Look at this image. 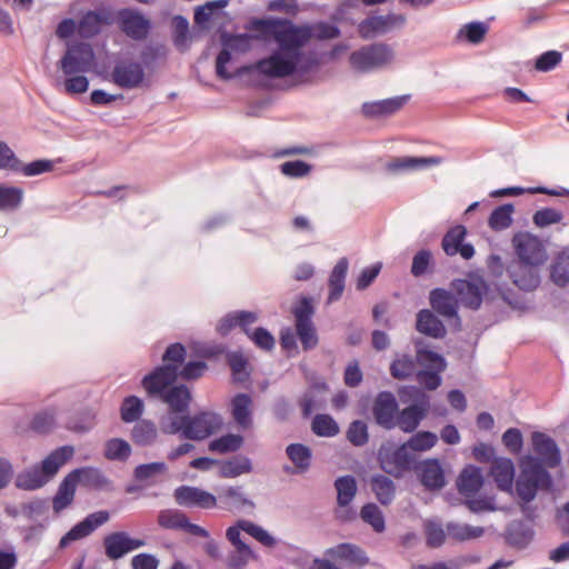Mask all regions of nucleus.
<instances>
[{"label":"nucleus","instance_id":"nucleus-9","mask_svg":"<svg viewBox=\"0 0 569 569\" xmlns=\"http://www.w3.org/2000/svg\"><path fill=\"white\" fill-rule=\"evenodd\" d=\"M378 461L386 473L396 478L411 470L416 462L413 455L405 443L395 449H380Z\"/></svg>","mask_w":569,"mask_h":569},{"label":"nucleus","instance_id":"nucleus-59","mask_svg":"<svg viewBox=\"0 0 569 569\" xmlns=\"http://www.w3.org/2000/svg\"><path fill=\"white\" fill-rule=\"evenodd\" d=\"M228 4L229 0H214L208 1L203 6H199L194 10V22L199 26H204L217 12L226 8Z\"/></svg>","mask_w":569,"mask_h":569},{"label":"nucleus","instance_id":"nucleus-5","mask_svg":"<svg viewBox=\"0 0 569 569\" xmlns=\"http://www.w3.org/2000/svg\"><path fill=\"white\" fill-rule=\"evenodd\" d=\"M96 64V53L92 47L84 42L69 46L58 62L63 76L88 73L94 69Z\"/></svg>","mask_w":569,"mask_h":569},{"label":"nucleus","instance_id":"nucleus-23","mask_svg":"<svg viewBox=\"0 0 569 569\" xmlns=\"http://www.w3.org/2000/svg\"><path fill=\"white\" fill-rule=\"evenodd\" d=\"M483 473L480 467L467 465L457 478V488L466 498L475 497L483 486Z\"/></svg>","mask_w":569,"mask_h":569},{"label":"nucleus","instance_id":"nucleus-12","mask_svg":"<svg viewBox=\"0 0 569 569\" xmlns=\"http://www.w3.org/2000/svg\"><path fill=\"white\" fill-rule=\"evenodd\" d=\"M443 162V158L439 156L417 157V156H402L390 157L383 163V168L389 173H407L423 171Z\"/></svg>","mask_w":569,"mask_h":569},{"label":"nucleus","instance_id":"nucleus-32","mask_svg":"<svg viewBox=\"0 0 569 569\" xmlns=\"http://www.w3.org/2000/svg\"><path fill=\"white\" fill-rule=\"evenodd\" d=\"M421 483L429 490H439L445 487L446 479L440 462L428 459L419 467Z\"/></svg>","mask_w":569,"mask_h":569},{"label":"nucleus","instance_id":"nucleus-20","mask_svg":"<svg viewBox=\"0 0 569 569\" xmlns=\"http://www.w3.org/2000/svg\"><path fill=\"white\" fill-rule=\"evenodd\" d=\"M467 229L462 224L450 228L442 238L441 247L447 256L459 253L465 260H469L475 254V248L471 243H463Z\"/></svg>","mask_w":569,"mask_h":569},{"label":"nucleus","instance_id":"nucleus-17","mask_svg":"<svg viewBox=\"0 0 569 569\" xmlns=\"http://www.w3.org/2000/svg\"><path fill=\"white\" fill-rule=\"evenodd\" d=\"M144 543V540L131 538L126 531L111 532L103 538L104 553L110 560H118Z\"/></svg>","mask_w":569,"mask_h":569},{"label":"nucleus","instance_id":"nucleus-24","mask_svg":"<svg viewBox=\"0 0 569 569\" xmlns=\"http://www.w3.org/2000/svg\"><path fill=\"white\" fill-rule=\"evenodd\" d=\"M252 408L253 401L251 396L248 393H237L230 401L231 416L238 427L243 430L249 429L252 426Z\"/></svg>","mask_w":569,"mask_h":569},{"label":"nucleus","instance_id":"nucleus-18","mask_svg":"<svg viewBox=\"0 0 569 569\" xmlns=\"http://www.w3.org/2000/svg\"><path fill=\"white\" fill-rule=\"evenodd\" d=\"M109 520L108 511H97L88 515L82 521L74 525L59 541V548L64 549L72 541L80 540L91 535L98 527Z\"/></svg>","mask_w":569,"mask_h":569},{"label":"nucleus","instance_id":"nucleus-16","mask_svg":"<svg viewBox=\"0 0 569 569\" xmlns=\"http://www.w3.org/2000/svg\"><path fill=\"white\" fill-rule=\"evenodd\" d=\"M429 409V397L422 393L417 401L402 410H398L397 427L405 433L413 432L427 417Z\"/></svg>","mask_w":569,"mask_h":569},{"label":"nucleus","instance_id":"nucleus-14","mask_svg":"<svg viewBox=\"0 0 569 569\" xmlns=\"http://www.w3.org/2000/svg\"><path fill=\"white\" fill-rule=\"evenodd\" d=\"M406 17L401 13H388L385 16H372L359 24V34L365 38H373L377 34H383L392 29L401 28L406 24Z\"/></svg>","mask_w":569,"mask_h":569},{"label":"nucleus","instance_id":"nucleus-22","mask_svg":"<svg viewBox=\"0 0 569 569\" xmlns=\"http://www.w3.org/2000/svg\"><path fill=\"white\" fill-rule=\"evenodd\" d=\"M531 439L533 451L539 456L538 461L542 467L555 468L560 463V453L552 438L542 432H533Z\"/></svg>","mask_w":569,"mask_h":569},{"label":"nucleus","instance_id":"nucleus-38","mask_svg":"<svg viewBox=\"0 0 569 569\" xmlns=\"http://www.w3.org/2000/svg\"><path fill=\"white\" fill-rule=\"evenodd\" d=\"M370 487H371V490L375 493L377 500L381 505L388 506L395 499L396 485L387 476L373 475L370 479Z\"/></svg>","mask_w":569,"mask_h":569},{"label":"nucleus","instance_id":"nucleus-57","mask_svg":"<svg viewBox=\"0 0 569 569\" xmlns=\"http://www.w3.org/2000/svg\"><path fill=\"white\" fill-rule=\"evenodd\" d=\"M360 517L366 523H369L376 532L385 531V517L377 505L372 502L366 503L360 510Z\"/></svg>","mask_w":569,"mask_h":569},{"label":"nucleus","instance_id":"nucleus-43","mask_svg":"<svg viewBox=\"0 0 569 569\" xmlns=\"http://www.w3.org/2000/svg\"><path fill=\"white\" fill-rule=\"evenodd\" d=\"M286 453L290 461L295 465L297 472L303 473L311 466V449L302 443H290L286 448Z\"/></svg>","mask_w":569,"mask_h":569},{"label":"nucleus","instance_id":"nucleus-11","mask_svg":"<svg viewBox=\"0 0 569 569\" xmlns=\"http://www.w3.org/2000/svg\"><path fill=\"white\" fill-rule=\"evenodd\" d=\"M399 405L391 391H380L372 403V416L375 422L385 430L397 428V416Z\"/></svg>","mask_w":569,"mask_h":569},{"label":"nucleus","instance_id":"nucleus-53","mask_svg":"<svg viewBox=\"0 0 569 569\" xmlns=\"http://www.w3.org/2000/svg\"><path fill=\"white\" fill-rule=\"evenodd\" d=\"M56 86L62 87L68 94H80L88 91L89 80L86 73H76L72 76H63V79L57 78Z\"/></svg>","mask_w":569,"mask_h":569},{"label":"nucleus","instance_id":"nucleus-27","mask_svg":"<svg viewBox=\"0 0 569 569\" xmlns=\"http://www.w3.org/2000/svg\"><path fill=\"white\" fill-rule=\"evenodd\" d=\"M409 96H399L385 100L365 102L362 112L367 117H386L399 111L408 101Z\"/></svg>","mask_w":569,"mask_h":569},{"label":"nucleus","instance_id":"nucleus-30","mask_svg":"<svg viewBox=\"0 0 569 569\" xmlns=\"http://www.w3.org/2000/svg\"><path fill=\"white\" fill-rule=\"evenodd\" d=\"M74 453V449L72 446H62L50 452L48 457H46L41 465L38 466L40 471L47 477V481H49L62 467L67 461H69Z\"/></svg>","mask_w":569,"mask_h":569},{"label":"nucleus","instance_id":"nucleus-42","mask_svg":"<svg viewBox=\"0 0 569 569\" xmlns=\"http://www.w3.org/2000/svg\"><path fill=\"white\" fill-rule=\"evenodd\" d=\"M417 358L407 353L396 355L390 365V375L397 380H406L412 377L417 369Z\"/></svg>","mask_w":569,"mask_h":569},{"label":"nucleus","instance_id":"nucleus-45","mask_svg":"<svg viewBox=\"0 0 569 569\" xmlns=\"http://www.w3.org/2000/svg\"><path fill=\"white\" fill-rule=\"evenodd\" d=\"M337 503L343 508L350 505L357 493V482L355 477L348 475L336 479Z\"/></svg>","mask_w":569,"mask_h":569},{"label":"nucleus","instance_id":"nucleus-58","mask_svg":"<svg viewBox=\"0 0 569 569\" xmlns=\"http://www.w3.org/2000/svg\"><path fill=\"white\" fill-rule=\"evenodd\" d=\"M550 279L558 287L569 283V256H559L550 266Z\"/></svg>","mask_w":569,"mask_h":569},{"label":"nucleus","instance_id":"nucleus-62","mask_svg":"<svg viewBox=\"0 0 569 569\" xmlns=\"http://www.w3.org/2000/svg\"><path fill=\"white\" fill-rule=\"evenodd\" d=\"M102 20L94 11L87 12L78 23V33L82 38H91L100 31Z\"/></svg>","mask_w":569,"mask_h":569},{"label":"nucleus","instance_id":"nucleus-49","mask_svg":"<svg viewBox=\"0 0 569 569\" xmlns=\"http://www.w3.org/2000/svg\"><path fill=\"white\" fill-rule=\"evenodd\" d=\"M475 460L481 463H490V476L498 482V458L495 448L490 445L479 442L472 448Z\"/></svg>","mask_w":569,"mask_h":569},{"label":"nucleus","instance_id":"nucleus-44","mask_svg":"<svg viewBox=\"0 0 569 569\" xmlns=\"http://www.w3.org/2000/svg\"><path fill=\"white\" fill-rule=\"evenodd\" d=\"M328 553L336 559L347 560L360 566L367 565L369 559L366 557L365 551L351 543H340L335 548L328 550Z\"/></svg>","mask_w":569,"mask_h":569},{"label":"nucleus","instance_id":"nucleus-34","mask_svg":"<svg viewBox=\"0 0 569 569\" xmlns=\"http://www.w3.org/2000/svg\"><path fill=\"white\" fill-rule=\"evenodd\" d=\"M217 500H219V507L228 511L242 510L244 508H254V502L248 499L241 487H228L223 489Z\"/></svg>","mask_w":569,"mask_h":569},{"label":"nucleus","instance_id":"nucleus-10","mask_svg":"<svg viewBox=\"0 0 569 569\" xmlns=\"http://www.w3.org/2000/svg\"><path fill=\"white\" fill-rule=\"evenodd\" d=\"M146 79V72L140 62L133 60L118 61L110 73L109 81L124 90L141 88Z\"/></svg>","mask_w":569,"mask_h":569},{"label":"nucleus","instance_id":"nucleus-63","mask_svg":"<svg viewBox=\"0 0 569 569\" xmlns=\"http://www.w3.org/2000/svg\"><path fill=\"white\" fill-rule=\"evenodd\" d=\"M347 440L355 447H362L369 441L368 426L362 420H353L346 432Z\"/></svg>","mask_w":569,"mask_h":569},{"label":"nucleus","instance_id":"nucleus-51","mask_svg":"<svg viewBox=\"0 0 569 569\" xmlns=\"http://www.w3.org/2000/svg\"><path fill=\"white\" fill-rule=\"evenodd\" d=\"M131 447L128 441L120 438L109 439L104 445V457L110 461H127L131 456Z\"/></svg>","mask_w":569,"mask_h":569},{"label":"nucleus","instance_id":"nucleus-26","mask_svg":"<svg viewBox=\"0 0 569 569\" xmlns=\"http://www.w3.org/2000/svg\"><path fill=\"white\" fill-rule=\"evenodd\" d=\"M328 391V386L325 381L312 383L300 397L299 406L302 411V416L308 418L315 410L322 409L326 399L325 393Z\"/></svg>","mask_w":569,"mask_h":569},{"label":"nucleus","instance_id":"nucleus-8","mask_svg":"<svg viewBox=\"0 0 569 569\" xmlns=\"http://www.w3.org/2000/svg\"><path fill=\"white\" fill-rule=\"evenodd\" d=\"M184 438L189 440H204L223 427V418L211 410H201L193 416L189 415Z\"/></svg>","mask_w":569,"mask_h":569},{"label":"nucleus","instance_id":"nucleus-1","mask_svg":"<svg viewBox=\"0 0 569 569\" xmlns=\"http://www.w3.org/2000/svg\"><path fill=\"white\" fill-rule=\"evenodd\" d=\"M252 33H241L223 39V46L233 51H248L253 40L273 41L276 48L258 60L254 70L268 79H288L296 86L312 83L320 71L321 61L310 42L311 28L296 24L286 18L252 19L247 24Z\"/></svg>","mask_w":569,"mask_h":569},{"label":"nucleus","instance_id":"nucleus-31","mask_svg":"<svg viewBox=\"0 0 569 569\" xmlns=\"http://www.w3.org/2000/svg\"><path fill=\"white\" fill-rule=\"evenodd\" d=\"M77 472L78 471L74 470L69 472L59 485L58 492L52 501V507L56 512L63 510L73 501L76 488L80 479Z\"/></svg>","mask_w":569,"mask_h":569},{"label":"nucleus","instance_id":"nucleus-6","mask_svg":"<svg viewBox=\"0 0 569 569\" xmlns=\"http://www.w3.org/2000/svg\"><path fill=\"white\" fill-rule=\"evenodd\" d=\"M515 254L520 263L538 267L547 260V251L542 241L529 232L516 233L512 238Z\"/></svg>","mask_w":569,"mask_h":569},{"label":"nucleus","instance_id":"nucleus-41","mask_svg":"<svg viewBox=\"0 0 569 569\" xmlns=\"http://www.w3.org/2000/svg\"><path fill=\"white\" fill-rule=\"evenodd\" d=\"M252 471V462L248 457L234 456L220 463L221 478H236Z\"/></svg>","mask_w":569,"mask_h":569},{"label":"nucleus","instance_id":"nucleus-61","mask_svg":"<svg viewBox=\"0 0 569 569\" xmlns=\"http://www.w3.org/2000/svg\"><path fill=\"white\" fill-rule=\"evenodd\" d=\"M433 271V257L430 250L421 249L412 258L411 273L421 277Z\"/></svg>","mask_w":569,"mask_h":569},{"label":"nucleus","instance_id":"nucleus-56","mask_svg":"<svg viewBox=\"0 0 569 569\" xmlns=\"http://www.w3.org/2000/svg\"><path fill=\"white\" fill-rule=\"evenodd\" d=\"M417 361L419 365L425 367V370H436V371H445L447 367V362L445 358L432 351L425 348H420L419 343H417Z\"/></svg>","mask_w":569,"mask_h":569},{"label":"nucleus","instance_id":"nucleus-35","mask_svg":"<svg viewBox=\"0 0 569 569\" xmlns=\"http://www.w3.org/2000/svg\"><path fill=\"white\" fill-rule=\"evenodd\" d=\"M77 475L80 477L79 485L96 491L110 490L112 483L110 479L99 469L94 467L77 468Z\"/></svg>","mask_w":569,"mask_h":569},{"label":"nucleus","instance_id":"nucleus-19","mask_svg":"<svg viewBox=\"0 0 569 569\" xmlns=\"http://www.w3.org/2000/svg\"><path fill=\"white\" fill-rule=\"evenodd\" d=\"M174 500L179 506L211 509L217 507V497L191 486H180L174 490Z\"/></svg>","mask_w":569,"mask_h":569},{"label":"nucleus","instance_id":"nucleus-28","mask_svg":"<svg viewBox=\"0 0 569 569\" xmlns=\"http://www.w3.org/2000/svg\"><path fill=\"white\" fill-rule=\"evenodd\" d=\"M191 399V392L186 385H172L160 401L167 403L172 413H186Z\"/></svg>","mask_w":569,"mask_h":569},{"label":"nucleus","instance_id":"nucleus-21","mask_svg":"<svg viewBox=\"0 0 569 569\" xmlns=\"http://www.w3.org/2000/svg\"><path fill=\"white\" fill-rule=\"evenodd\" d=\"M258 313L254 311L239 310L231 311L223 316L218 326L217 331L221 336H228L232 329L240 328L247 336L252 331L250 326L258 321Z\"/></svg>","mask_w":569,"mask_h":569},{"label":"nucleus","instance_id":"nucleus-50","mask_svg":"<svg viewBox=\"0 0 569 569\" xmlns=\"http://www.w3.org/2000/svg\"><path fill=\"white\" fill-rule=\"evenodd\" d=\"M23 190L19 187L0 186V211H16L22 203Z\"/></svg>","mask_w":569,"mask_h":569},{"label":"nucleus","instance_id":"nucleus-64","mask_svg":"<svg viewBox=\"0 0 569 569\" xmlns=\"http://www.w3.org/2000/svg\"><path fill=\"white\" fill-rule=\"evenodd\" d=\"M173 42L176 47L184 51L189 47V22L182 16H176L172 20Z\"/></svg>","mask_w":569,"mask_h":569},{"label":"nucleus","instance_id":"nucleus-55","mask_svg":"<svg viewBox=\"0 0 569 569\" xmlns=\"http://www.w3.org/2000/svg\"><path fill=\"white\" fill-rule=\"evenodd\" d=\"M311 429L315 435L328 438L337 436L340 431L337 421L331 416L326 413H319L315 416L311 423Z\"/></svg>","mask_w":569,"mask_h":569},{"label":"nucleus","instance_id":"nucleus-25","mask_svg":"<svg viewBox=\"0 0 569 569\" xmlns=\"http://www.w3.org/2000/svg\"><path fill=\"white\" fill-rule=\"evenodd\" d=\"M119 21L121 29L130 38L140 40L147 37L150 23L141 13L123 10L119 13Z\"/></svg>","mask_w":569,"mask_h":569},{"label":"nucleus","instance_id":"nucleus-13","mask_svg":"<svg viewBox=\"0 0 569 569\" xmlns=\"http://www.w3.org/2000/svg\"><path fill=\"white\" fill-rule=\"evenodd\" d=\"M429 303L436 313L447 320H453L456 330L461 329V319L458 315L459 301L453 291L435 288L429 293Z\"/></svg>","mask_w":569,"mask_h":569},{"label":"nucleus","instance_id":"nucleus-52","mask_svg":"<svg viewBox=\"0 0 569 569\" xmlns=\"http://www.w3.org/2000/svg\"><path fill=\"white\" fill-rule=\"evenodd\" d=\"M483 528L462 525L457 522H448L446 526L447 535L457 541H466L479 538L483 535Z\"/></svg>","mask_w":569,"mask_h":569},{"label":"nucleus","instance_id":"nucleus-39","mask_svg":"<svg viewBox=\"0 0 569 569\" xmlns=\"http://www.w3.org/2000/svg\"><path fill=\"white\" fill-rule=\"evenodd\" d=\"M489 27L485 22L473 21L463 24L456 34V41L459 43L467 42L470 44H479L483 41Z\"/></svg>","mask_w":569,"mask_h":569},{"label":"nucleus","instance_id":"nucleus-7","mask_svg":"<svg viewBox=\"0 0 569 569\" xmlns=\"http://www.w3.org/2000/svg\"><path fill=\"white\" fill-rule=\"evenodd\" d=\"M177 378V366L163 363L142 378L141 387L146 391L148 399L160 401L167 390L176 382Z\"/></svg>","mask_w":569,"mask_h":569},{"label":"nucleus","instance_id":"nucleus-37","mask_svg":"<svg viewBox=\"0 0 569 569\" xmlns=\"http://www.w3.org/2000/svg\"><path fill=\"white\" fill-rule=\"evenodd\" d=\"M60 163V159H38L29 163H23L19 160V164L16 169L17 173L32 177L44 173H58L57 167ZM68 172H59V174H67Z\"/></svg>","mask_w":569,"mask_h":569},{"label":"nucleus","instance_id":"nucleus-29","mask_svg":"<svg viewBox=\"0 0 569 569\" xmlns=\"http://www.w3.org/2000/svg\"><path fill=\"white\" fill-rule=\"evenodd\" d=\"M416 329L433 339H442L447 333L443 322L429 309H422L417 313Z\"/></svg>","mask_w":569,"mask_h":569},{"label":"nucleus","instance_id":"nucleus-4","mask_svg":"<svg viewBox=\"0 0 569 569\" xmlns=\"http://www.w3.org/2000/svg\"><path fill=\"white\" fill-rule=\"evenodd\" d=\"M395 60V51L387 43H372L353 51L349 57L351 68L367 73L388 67Z\"/></svg>","mask_w":569,"mask_h":569},{"label":"nucleus","instance_id":"nucleus-36","mask_svg":"<svg viewBox=\"0 0 569 569\" xmlns=\"http://www.w3.org/2000/svg\"><path fill=\"white\" fill-rule=\"evenodd\" d=\"M157 426L149 419H140L131 430V440L136 446L150 447L157 442Z\"/></svg>","mask_w":569,"mask_h":569},{"label":"nucleus","instance_id":"nucleus-15","mask_svg":"<svg viewBox=\"0 0 569 569\" xmlns=\"http://www.w3.org/2000/svg\"><path fill=\"white\" fill-rule=\"evenodd\" d=\"M158 525L168 530H182L196 537L208 538L209 532L199 525L191 523L188 517L178 509L160 510L157 518Z\"/></svg>","mask_w":569,"mask_h":569},{"label":"nucleus","instance_id":"nucleus-54","mask_svg":"<svg viewBox=\"0 0 569 569\" xmlns=\"http://www.w3.org/2000/svg\"><path fill=\"white\" fill-rule=\"evenodd\" d=\"M143 402L137 396H128L123 399L120 407L121 420L126 423L139 421L143 413Z\"/></svg>","mask_w":569,"mask_h":569},{"label":"nucleus","instance_id":"nucleus-40","mask_svg":"<svg viewBox=\"0 0 569 569\" xmlns=\"http://www.w3.org/2000/svg\"><path fill=\"white\" fill-rule=\"evenodd\" d=\"M513 283L526 291L536 289L540 283V277L536 267L520 263L517 269L511 271Z\"/></svg>","mask_w":569,"mask_h":569},{"label":"nucleus","instance_id":"nucleus-48","mask_svg":"<svg viewBox=\"0 0 569 569\" xmlns=\"http://www.w3.org/2000/svg\"><path fill=\"white\" fill-rule=\"evenodd\" d=\"M243 437L236 433H227L209 442V450L218 453H230L238 451L243 445Z\"/></svg>","mask_w":569,"mask_h":569},{"label":"nucleus","instance_id":"nucleus-3","mask_svg":"<svg viewBox=\"0 0 569 569\" xmlns=\"http://www.w3.org/2000/svg\"><path fill=\"white\" fill-rule=\"evenodd\" d=\"M459 305L470 310H479L490 291V286L483 276L476 271L469 272L465 279H455L450 283Z\"/></svg>","mask_w":569,"mask_h":569},{"label":"nucleus","instance_id":"nucleus-2","mask_svg":"<svg viewBox=\"0 0 569 569\" xmlns=\"http://www.w3.org/2000/svg\"><path fill=\"white\" fill-rule=\"evenodd\" d=\"M520 475L516 480V493L521 505L532 501L538 490H550L551 476L537 458L527 456L520 461Z\"/></svg>","mask_w":569,"mask_h":569},{"label":"nucleus","instance_id":"nucleus-60","mask_svg":"<svg viewBox=\"0 0 569 569\" xmlns=\"http://www.w3.org/2000/svg\"><path fill=\"white\" fill-rule=\"evenodd\" d=\"M438 442V437L431 431H419L415 433L405 445L412 451H427Z\"/></svg>","mask_w":569,"mask_h":569},{"label":"nucleus","instance_id":"nucleus-47","mask_svg":"<svg viewBox=\"0 0 569 569\" xmlns=\"http://www.w3.org/2000/svg\"><path fill=\"white\" fill-rule=\"evenodd\" d=\"M57 411L54 408H46L37 412L31 422L30 429L39 435H47L51 432L57 423Z\"/></svg>","mask_w":569,"mask_h":569},{"label":"nucleus","instance_id":"nucleus-46","mask_svg":"<svg viewBox=\"0 0 569 569\" xmlns=\"http://www.w3.org/2000/svg\"><path fill=\"white\" fill-rule=\"evenodd\" d=\"M47 482V477L43 476L38 466L18 473L16 478V487L23 490H36Z\"/></svg>","mask_w":569,"mask_h":569},{"label":"nucleus","instance_id":"nucleus-33","mask_svg":"<svg viewBox=\"0 0 569 569\" xmlns=\"http://www.w3.org/2000/svg\"><path fill=\"white\" fill-rule=\"evenodd\" d=\"M349 268V261L346 257L340 258L330 272L328 287V302L339 300L345 290L346 277Z\"/></svg>","mask_w":569,"mask_h":569}]
</instances>
